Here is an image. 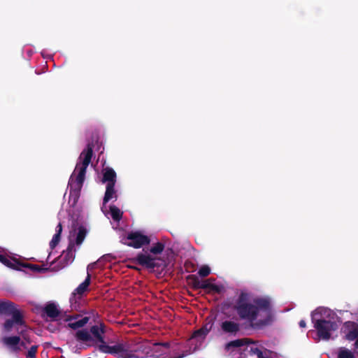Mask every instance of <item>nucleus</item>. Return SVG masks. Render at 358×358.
<instances>
[{"instance_id": "obj_1", "label": "nucleus", "mask_w": 358, "mask_h": 358, "mask_svg": "<svg viewBox=\"0 0 358 358\" xmlns=\"http://www.w3.org/2000/svg\"><path fill=\"white\" fill-rule=\"evenodd\" d=\"M234 308L239 317L248 322L252 327H262L269 324L273 319L269 299L254 297L246 292H241Z\"/></svg>"}, {"instance_id": "obj_2", "label": "nucleus", "mask_w": 358, "mask_h": 358, "mask_svg": "<svg viewBox=\"0 0 358 358\" xmlns=\"http://www.w3.org/2000/svg\"><path fill=\"white\" fill-rule=\"evenodd\" d=\"M311 319L318 340H333L338 336L341 321L332 310L319 307L312 312Z\"/></svg>"}, {"instance_id": "obj_3", "label": "nucleus", "mask_w": 358, "mask_h": 358, "mask_svg": "<svg viewBox=\"0 0 358 358\" xmlns=\"http://www.w3.org/2000/svg\"><path fill=\"white\" fill-rule=\"evenodd\" d=\"M92 148L87 146L80 154L76 168L69 181V203L75 206L80 196V192L85 179L86 169L90 163Z\"/></svg>"}, {"instance_id": "obj_4", "label": "nucleus", "mask_w": 358, "mask_h": 358, "mask_svg": "<svg viewBox=\"0 0 358 358\" xmlns=\"http://www.w3.org/2000/svg\"><path fill=\"white\" fill-rule=\"evenodd\" d=\"M87 234V229L82 226L70 232L68 248L53 262L52 270L59 271L73 262L75 258V253L82 245Z\"/></svg>"}, {"instance_id": "obj_5", "label": "nucleus", "mask_w": 358, "mask_h": 358, "mask_svg": "<svg viewBox=\"0 0 358 358\" xmlns=\"http://www.w3.org/2000/svg\"><path fill=\"white\" fill-rule=\"evenodd\" d=\"M10 316L11 318L6 320L3 323L2 332L3 334L18 333L24 341L30 343L29 330L20 312H14Z\"/></svg>"}, {"instance_id": "obj_6", "label": "nucleus", "mask_w": 358, "mask_h": 358, "mask_svg": "<svg viewBox=\"0 0 358 358\" xmlns=\"http://www.w3.org/2000/svg\"><path fill=\"white\" fill-rule=\"evenodd\" d=\"M100 350L105 353L118 355L122 358H147L143 353V345L139 349L130 350L123 344L119 343L113 345H102Z\"/></svg>"}, {"instance_id": "obj_7", "label": "nucleus", "mask_w": 358, "mask_h": 358, "mask_svg": "<svg viewBox=\"0 0 358 358\" xmlns=\"http://www.w3.org/2000/svg\"><path fill=\"white\" fill-rule=\"evenodd\" d=\"M0 262L9 268L16 270H23L25 268H29L34 271L38 272H43L47 270V268H41L38 265L25 264L20 259L15 257L8 256L6 255L4 250L1 248Z\"/></svg>"}, {"instance_id": "obj_8", "label": "nucleus", "mask_w": 358, "mask_h": 358, "mask_svg": "<svg viewBox=\"0 0 358 358\" xmlns=\"http://www.w3.org/2000/svg\"><path fill=\"white\" fill-rule=\"evenodd\" d=\"M103 180L102 182H107L106 190L103 199V205L102 211L105 212L104 208L107 202L112 199H117V194L114 189V185L116 180V173L113 169L110 168H106L103 170Z\"/></svg>"}, {"instance_id": "obj_9", "label": "nucleus", "mask_w": 358, "mask_h": 358, "mask_svg": "<svg viewBox=\"0 0 358 358\" xmlns=\"http://www.w3.org/2000/svg\"><path fill=\"white\" fill-rule=\"evenodd\" d=\"M121 241L134 248H141L150 243V238L141 231H132L124 236Z\"/></svg>"}, {"instance_id": "obj_10", "label": "nucleus", "mask_w": 358, "mask_h": 358, "mask_svg": "<svg viewBox=\"0 0 358 358\" xmlns=\"http://www.w3.org/2000/svg\"><path fill=\"white\" fill-rule=\"evenodd\" d=\"M136 261L141 265L147 268L162 267L166 265V262L158 255L152 254L149 250H143L136 257Z\"/></svg>"}, {"instance_id": "obj_11", "label": "nucleus", "mask_w": 358, "mask_h": 358, "mask_svg": "<svg viewBox=\"0 0 358 358\" xmlns=\"http://www.w3.org/2000/svg\"><path fill=\"white\" fill-rule=\"evenodd\" d=\"M169 350L168 343H147L143 345V353L146 357L152 358H182L184 355L176 357H169L164 356Z\"/></svg>"}, {"instance_id": "obj_12", "label": "nucleus", "mask_w": 358, "mask_h": 358, "mask_svg": "<svg viewBox=\"0 0 358 358\" xmlns=\"http://www.w3.org/2000/svg\"><path fill=\"white\" fill-rule=\"evenodd\" d=\"M92 271L87 270V277L84 282H83L73 292L71 297L70 298L71 307L73 310H78L80 307V300L82 294L87 290L90 281V272Z\"/></svg>"}, {"instance_id": "obj_13", "label": "nucleus", "mask_w": 358, "mask_h": 358, "mask_svg": "<svg viewBox=\"0 0 358 358\" xmlns=\"http://www.w3.org/2000/svg\"><path fill=\"white\" fill-rule=\"evenodd\" d=\"M212 327L213 323H206L204 326H203V327L196 331L193 334V335L189 339V342L195 345V346L194 347V350H196L201 346L204 339L206 338V335L212 329Z\"/></svg>"}, {"instance_id": "obj_14", "label": "nucleus", "mask_w": 358, "mask_h": 358, "mask_svg": "<svg viewBox=\"0 0 358 358\" xmlns=\"http://www.w3.org/2000/svg\"><path fill=\"white\" fill-rule=\"evenodd\" d=\"M344 337L348 341H354L358 338V324L354 322H346L343 327Z\"/></svg>"}, {"instance_id": "obj_15", "label": "nucleus", "mask_w": 358, "mask_h": 358, "mask_svg": "<svg viewBox=\"0 0 358 358\" xmlns=\"http://www.w3.org/2000/svg\"><path fill=\"white\" fill-rule=\"evenodd\" d=\"M2 342L6 346L13 351L20 350L21 347L26 348L24 342L23 341H21L20 337L17 336H4L2 338Z\"/></svg>"}, {"instance_id": "obj_16", "label": "nucleus", "mask_w": 358, "mask_h": 358, "mask_svg": "<svg viewBox=\"0 0 358 358\" xmlns=\"http://www.w3.org/2000/svg\"><path fill=\"white\" fill-rule=\"evenodd\" d=\"M195 286L198 288L206 289L217 293L221 292L224 289L222 285L215 284L213 279H207L202 282L198 281Z\"/></svg>"}, {"instance_id": "obj_17", "label": "nucleus", "mask_w": 358, "mask_h": 358, "mask_svg": "<svg viewBox=\"0 0 358 358\" xmlns=\"http://www.w3.org/2000/svg\"><path fill=\"white\" fill-rule=\"evenodd\" d=\"M249 343V340L246 338L243 339H237L233 341H231L226 344L225 350L229 352H236L238 354L241 353L240 347L248 345Z\"/></svg>"}, {"instance_id": "obj_18", "label": "nucleus", "mask_w": 358, "mask_h": 358, "mask_svg": "<svg viewBox=\"0 0 358 358\" xmlns=\"http://www.w3.org/2000/svg\"><path fill=\"white\" fill-rule=\"evenodd\" d=\"M221 329L226 334H236L240 330V324L231 320H224L221 322Z\"/></svg>"}, {"instance_id": "obj_19", "label": "nucleus", "mask_w": 358, "mask_h": 358, "mask_svg": "<svg viewBox=\"0 0 358 358\" xmlns=\"http://www.w3.org/2000/svg\"><path fill=\"white\" fill-rule=\"evenodd\" d=\"M66 321L68 322V326L69 327L72 329H77L86 324L89 321V317H83L80 318L78 315H76L69 317L66 319Z\"/></svg>"}, {"instance_id": "obj_20", "label": "nucleus", "mask_w": 358, "mask_h": 358, "mask_svg": "<svg viewBox=\"0 0 358 358\" xmlns=\"http://www.w3.org/2000/svg\"><path fill=\"white\" fill-rule=\"evenodd\" d=\"M19 311L14 304L7 301H0V314L11 315L14 312Z\"/></svg>"}, {"instance_id": "obj_21", "label": "nucleus", "mask_w": 358, "mask_h": 358, "mask_svg": "<svg viewBox=\"0 0 358 358\" xmlns=\"http://www.w3.org/2000/svg\"><path fill=\"white\" fill-rule=\"evenodd\" d=\"M103 326L102 324H100V325H95V326H93L91 329H90V334L92 336V339L93 341L94 340H96L99 342H101L102 344L100 345H106L104 343H103Z\"/></svg>"}, {"instance_id": "obj_22", "label": "nucleus", "mask_w": 358, "mask_h": 358, "mask_svg": "<svg viewBox=\"0 0 358 358\" xmlns=\"http://www.w3.org/2000/svg\"><path fill=\"white\" fill-rule=\"evenodd\" d=\"M104 210V214L106 215L110 214L113 220L115 222H119L122 218V212L118 208L114 206H110L108 210L106 207Z\"/></svg>"}, {"instance_id": "obj_23", "label": "nucleus", "mask_w": 358, "mask_h": 358, "mask_svg": "<svg viewBox=\"0 0 358 358\" xmlns=\"http://www.w3.org/2000/svg\"><path fill=\"white\" fill-rule=\"evenodd\" d=\"M76 336L77 340L82 342L91 343L93 341L91 334L87 329L78 331Z\"/></svg>"}, {"instance_id": "obj_24", "label": "nucleus", "mask_w": 358, "mask_h": 358, "mask_svg": "<svg viewBox=\"0 0 358 358\" xmlns=\"http://www.w3.org/2000/svg\"><path fill=\"white\" fill-rule=\"evenodd\" d=\"M44 311L47 316L52 319L56 318L59 312L57 306L55 303L47 304L44 308Z\"/></svg>"}, {"instance_id": "obj_25", "label": "nucleus", "mask_w": 358, "mask_h": 358, "mask_svg": "<svg viewBox=\"0 0 358 358\" xmlns=\"http://www.w3.org/2000/svg\"><path fill=\"white\" fill-rule=\"evenodd\" d=\"M113 259V257L110 254L103 255L96 262L89 264L87 266V270L92 271L94 268L99 267L103 262H111Z\"/></svg>"}, {"instance_id": "obj_26", "label": "nucleus", "mask_w": 358, "mask_h": 358, "mask_svg": "<svg viewBox=\"0 0 358 358\" xmlns=\"http://www.w3.org/2000/svg\"><path fill=\"white\" fill-rule=\"evenodd\" d=\"M62 231V224L61 222L56 227V233L53 236L52 241L50 243V246L52 249H53L59 242L60 240V234Z\"/></svg>"}, {"instance_id": "obj_27", "label": "nucleus", "mask_w": 358, "mask_h": 358, "mask_svg": "<svg viewBox=\"0 0 358 358\" xmlns=\"http://www.w3.org/2000/svg\"><path fill=\"white\" fill-rule=\"evenodd\" d=\"M338 358H355L354 353L345 348H340L337 352Z\"/></svg>"}, {"instance_id": "obj_28", "label": "nucleus", "mask_w": 358, "mask_h": 358, "mask_svg": "<svg viewBox=\"0 0 358 358\" xmlns=\"http://www.w3.org/2000/svg\"><path fill=\"white\" fill-rule=\"evenodd\" d=\"M164 249V245L162 243L157 242L153 243L150 248L149 250L154 255H158L160 256Z\"/></svg>"}, {"instance_id": "obj_29", "label": "nucleus", "mask_w": 358, "mask_h": 358, "mask_svg": "<svg viewBox=\"0 0 358 358\" xmlns=\"http://www.w3.org/2000/svg\"><path fill=\"white\" fill-rule=\"evenodd\" d=\"M251 350L252 352L256 355L259 358H268V352L267 351H262L258 348H252Z\"/></svg>"}, {"instance_id": "obj_30", "label": "nucleus", "mask_w": 358, "mask_h": 358, "mask_svg": "<svg viewBox=\"0 0 358 358\" xmlns=\"http://www.w3.org/2000/svg\"><path fill=\"white\" fill-rule=\"evenodd\" d=\"M210 268L206 265L202 266L199 268V272H198L199 275L201 277H206V276L210 274Z\"/></svg>"}, {"instance_id": "obj_31", "label": "nucleus", "mask_w": 358, "mask_h": 358, "mask_svg": "<svg viewBox=\"0 0 358 358\" xmlns=\"http://www.w3.org/2000/svg\"><path fill=\"white\" fill-rule=\"evenodd\" d=\"M37 348L38 347L36 345H33L31 347L27 352V358H35Z\"/></svg>"}, {"instance_id": "obj_32", "label": "nucleus", "mask_w": 358, "mask_h": 358, "mask_svg": "<svg viewBox=\"0 0 358 358\" xmlns=\"http://www.w3.org/2000/svg\"><path fill=\"white\" fill-rule=\"evenodd\" d=\"M299 326H300V327H301V328H304V327H306V322H305L304 320H301V321L299 322Z\"/></svg>"}, {"instance_id": "obj_33", "label": "nucleus", "mask_w": 358, "mask_h": 358, "mask_svg": "<svg viewBox=\"0 0 358 358\" xmlns=\"http://www.w3.org/2000/svg\"><path fill=\"white\" fill-rule=\"evenodd\" d=\"M355 349L358 353V338L356 340V342L355 343Z\"/></svg>"}]
</instances>
